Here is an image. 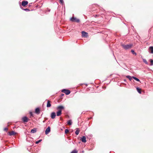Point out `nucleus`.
<instances>
[{
  "label": "nucleus",
  "instance_id": "obj_1",
  "mask_svg": "<svg viewBox=\"0 0 153 153\" xmlns=\"http://www.w3.org/2000/svg\"><path fill=\"white\" fill-rule=\"evenodd\" d=\"M121 45L124 49L125 50H127L130 49L131 48L132 46V44H130L129 45H126L124 44H122Z\"/></svg>",
  "mask_w": 153,
  "mask_h": 153
},
{
  "label": "nucleus",
  "instance_id": "obj_2",
  "mask_svg": "<svg viewBox=\"0 0 153 153\" xmlns=\"http://www.w3.org/2000/svg\"><path fill=\"white\" fill-rule=\"evenodd\" d=\"M70 20L73 22H76L77 23L80 22V20L79 19H77L74 17H72L70 19Z\"/></svg>",
  "mask_w": 153,
  "mask_h": 153
},
{
  "label": "nucleus",
  "instance_id": "obj_3",
  "mask_svg": "<svg viewBox=\"0 0 153 153\" xmlns=\"http://www.w3.org/2000/svg\"><path fill=\"white\" fill-rule=\"evenodd\" d=\"M62 92L65 93L66 95H67L71 93V91L69 90L66 89H63L62 91Z\"/></svg>",
  "mask_w": 153,
  "mask_h": 153
},
{
  "label": "nucleus",
  "instance_id": "obj_4",
  "mask_svg": "<svg viewBox=\"0 0 153 153\" xmlns=\"http://www.w3.org/2000/svg\"><path fill=\"white\" fill-rule=\"evenodd\" d=\"M64 108V107L62 105H59L57 107L56 109L58 111H61Z\"/></svg>",
  "mask_w": 153,
  "mask_h": 153
},
{
  "label": "nucleus",
  "instance_id": "obj_5",
  "mask_svg": "<svg viewBox=\"0 0 153 153\" xmlns=\"http://www.w3.org/2000/svg\"><path fill=\"white\" fill-rule=\"evenodd\" d=\"M22 120L25 123H27L28 121V119L27 117H24L22 118Z\"/></svg>",
  "mask_w": 153,
  "mask_h": 153
},
{
  "label": "nucleus",
  "instance_id": "obj_6",
  "mask_svg": "<svg viewBox=\"0 0 153 153\" xmlns=\"http://www.w3.org/2000/svg\"><path fill=\"white\" fill-rule=\"evenodd\" d=\"M51 131L50 127L49 126L46 129L45 131V134H48Z\"/></svg>",
  "mask_w": 153,
  "mask_h": 153
},
{
  "label": "nucleus",
  "instance_id": "obj_7",
  "mask_svg": "<svg viewBox=\"0 0 153 153\" xmlns=\"http://www.w3.org/2000/svg\"><path fill=\"white\" fill-rule=\"evenodd\" d=\"M56 114L55 112H52L51 114V117L52 119H54L55 118Z\"/></svg>",
  "mask_w": 153,
  "mask_h": 153
},
{
  "label": "nucleus",
  "instance_id": "obj_8",
  "mask_svg": "<svg viewBox=\"0 0 153 153\" xmlns=\"http://www.w3.org/2000/svg\"><path fill=\"white\" fill-rule=\"evenodd\" d=\"M149 51L150 53L153 54V46H150L149 48Z\"/></svg>",
  "mask_w": 153,
  "mask_h": 153
},
{
  "label": "nucleus",
  "instance_id": "obj_9",
  "mask_svg": "<svg viewBox=\"0 0 153 153\" xmlns=\"http://www.w3.org/2000/svg\"><path fill=\"white\" fill-rule=\"evenodd\" d=\"M28 4V2L27 1H23L22 2V4L23 6H25Z\"/></svg>",
  "mask_w": 153,
  "mask_h": 153
},
{
  "label": "nucleus",
  "instance_id": "obj_10",
  "mask_svg": "<svg viewBox=\"0 0 153 153\" xmlns=\"http://www.w3.org/2000/svg\"><path fill=\"white\" fill-rule=\"evenodd\" d=\"M82 36L83 37H86L88 36V33L84 31H82Z\"/></svg>",
  "mask_w": 153,
  "mask_h": 153
},
{
  "label": "nucleus",
  "instance_id": "obj_11",
  "mask_svg": "<svg viewBox=\"0 0 153 153\" xmlns=\"http://www.w3.org/2000/svg\"><path fill=\"white\" fill-rule=\"evenodd\" d=\"M81 140L83 143H85L86 142V137L85 136H83L81 139Z\"/></svg>",
  "mask_w": 153,
  "mask_h": 153
},
{
  "label": "nucleus",
  "instance_id": "obj_12",
  "mask_svg": "<svg viewBox=\"0 0 153 153\" xmlns=\"http://www.w3.org/2000/svg\"><path fill=\"white\" fill-rule=\"evenodd\" d=\"M35 113L37 114H39L40 113V109L39 108H36L35 109Z\"/></svg>",
  "mask_w": 153,
  "mask_h": 153
},
{
  "label": "nucleus",
  "instance_id": "obj_13",
  "mask_svg": "<svg viewBox=\"0 0 153 153\" xmlns=\"http://www.w3.org/2000/svg\"><path fill=\"white\" fill-rule=\"evenodd\" d=\"M62 114L61 111H58L56 112V115L57 116H59L61 115Z\"/></svg>",
  "mask_w": 153,
  "mask_h": 153
},
{
  "label": "nucleus",
  "instance_id": "obj_14",
  "mask_svg": "<svg viewBox=\"0 0 153 153\" xmlns=\"http://www.w3.org/2000/svg\"><path fill=\"white\" fill-rule=\"evenodd\" d=\"M51 106V105L50 103V101L49 100H48L47 101V107L48 108L50 107Z\"/></svg>",
  "mask_w": 153,
  "mask_h": 153
},
{
  "label": "nucleus",
  "instance_id": "obj_15",
  "mask_svg": "<svg viewBox=\"0 0 153 153\" xmlns=\"http://www.w3.org/2000/svg\"><path fill=\"white\" fill-rule=\"evenodd\" d=\"M36 128H34L33 129H32L31 131V133H34L36 132Z\"/></svg>",
  "mask_w": 153,
  "mask_h": 153
},
{
  "label": "nucleus",
  "instance_id": "obj_16",
  "mask_svg": "<svg viewBox=\"0 0 153 153\" xmlns=\"http://www.w3.org/2000/svg\"><path fill=\"white\" fill-rule=\"evenodd\" d=\"M79 132V128H76V130L75 131V133L76 135H78Z\"/></svg>",
  "mask_w": 153,
  "mask_h": 153
},
{
  "label": "nucleus",
  "instance_id": "obj_17",
  "mask_svg": "<svg viewBox=\"0 0 153 153\" xmlns=\"http://www.w3.org/2000/svg\"><path fill=\"white\" fill-rule=\"evenodd\" d=\"M16 134V133H15L14 131H13L9 132V134L10 135H15Z\"/></svg>",
  "mask_w": 153,
  "mask_h": 153
},
{
  "label": "nucleus",
  "instance_id": "obj_18",
  "mask_svg": "<svg viewBox=\"0 0 153 153\" xmlns=\"http://www.w3.org/2000/svg\"><path fill=\"white\" fill-rule=\"evenodd\" d=\"M126 77L127 78H128V79H129L130 80V81H131L132 79V78H132V77H131V76H126Z\"/></svg>",
  "mask_w": 153,
  "mask_h": 153
},
{
  "label": "nucleus",
  "instance_id": "obj_19",
  "mask_svg": "<svg viewBox=\"0 0 153 153\" xmlns=\"http://www.w3.org/2000/svg\"><path fill=\"white\" fill-rule=\"evenodd\" d=\"M136 89H137V91L139 93H140V94L141 93V89L140 88H139L138 87H137Z\"/></svg>",
  "mask_w": 153,
  "mask_h": 153
},
{
  "label": "nucleus",
  "instance_id": "obj_20",
  "mask_svg": "<svg viewBox=\"0 0 153 153\" xmlns=\"http://www.w3.org/2000/svg\"><path fill=\"white\" fill-rule=\"evenodd\" d=\"M143 61L146 64L148 65H149L148 62H147L146 60L145 59H143Z\"/></svg>",
  "mask_w": 153,
  "mask_h": 153
},
{
  "label": "nucleus",
  "instance_id": "obj_21",
  "mask_svg": "<svg viewBox=\"0 0 153 153\" xmlns=\"http://www.w3.org/2000/svg\"><path fill=\"white\" fill-rule=\"evenodd\" d=\"M67 123L69 125H71L72 124V122L71 120H69L67 122Z\"/></svg>",
  "mask_w": 153,
  "mask_h": 153
},
{
  "label": "nucleus",
  "instance_id": "obj_22",
  "mask_svg": "<svg viewBox=\"0 0 153 153\" xmlns=\"http://www.w3.org/2000/svg\"><path fill=\"white\" fill-rule=\"evenodd\" d=\"M132 78H133L136 81H138V82H140V80L137 78L135 77H134V76H132Z\"/></svg>",
  "mask_w": 153,
  "mask_h": 153
},
{
  "label": "nucleus",
  "instance_id": "obj_23",
  "mask_svg": "<svg viewBox=\"0 0 153 153\" xmlns=\"http://www.w3.org/2000/svg\"><path fill=\"white\" fill-rule=\"evenodd\" d=\"M149 61L150 62L151 64L150 65H153V60L152 59H150Z\"/></svg>",
  "mask_w": 153,
  "mask_h": 153
},
{
  "label": "nucleus",
  "instance_id": "obj_24",
  "mask_svg": "<svg viewBox=\"0 0 153 153\" xmlns=\"http://www.w3.org/2000/svg\"><path fill=\"white\" fill-rule=\"evenodd\" d=\"M22 7V9H23V10H24L26 11H29L30 10L28 8L24 9V8H23L22 7Z\"/></svg>",
  "mask_w": 153,
  "mask_h": 153
},
{
  "label": "nucleus",
  "instance_id": "obj_25",
  "mask_svg": "<svg viewBox=\"0 0 153 153\" xmlns=\"http://www.w3.org/2000/svg\"><path fill=\"white\" fill-rule=\"evenodd\" d=\"M77 152L76 150H74L72 151L71 153H77Z\"/></svg>",
  "mask_w": 153,
  "mask_h": 153
},
{
  "label": "nucleus",
  "instance_id": "obj_26",
  "mask_svg": "<svg viewBox=\"0 0 153 153\" xmlns=\"http://www.w3.org/2000/svg\"><path fill=\"white\" fill-rule=\"evenodd\" d=\"M131 52L132 53V54H135V55H136V53L133 50H131Z\"/></svg>",
  "mask_w": 153,
  "mask_h": 153
},
{
  "label": "nucleus",
  "instance_id": "obj_27",
  "mask_svg": "<svg viewBox=\"0 0 153 153\" xmlns=\"http://www.w3.org/2000/svg\"><path fill=\"white\" fill-rule=\"evenodd\" d=\"M42 141V139H40V140H39L38 141H36V144H38L41 141Z\"/></svg>",
  "mask_w": 153,
  "mask_h": 153
},
{
  "label": "nucleus",
  "instance_id": "obj_28",
  "mask_svg": "<svg viewBox=\"0 0 153 153\" xmlns=\"http://www.w3.org/2000/svg\"><path fill=\"white\" fill-rule=\"evenodd\" d=\"M69 131L68 129H66L65 130V134L67 133L68 132H69Z\"/></svg>",
  "mask_w": 153,
  "mask_h": 153
},
{
  "label": "nucleus",
  "instance_id": "obj_29",
  "mask_svg": "<svg viewBox=\"0 0 153 153\" xmlns=\"http://www.w3.org/2000/svg\"><path fill=\"white\" fill-rule=\"evenodd\" d=\"M4 131H7L8 130V128L7 127L5 128H4Z\"/></svg>",
  "mask_w": 153,
  "mask_h": 153
},
{
  "label": "nucleus",
  "instance_id": "obj_30",
  "mask_svg": "<svg viewBox=\"0 0 153 153\" xmlns=\"http://www.w3.org/2000/svg\"><path fill=\"white\" fill-rule=\"evenodd\" d=\"M59 2L62 4L64 2L63 0H59Z\"/></svg>",
  "mask_w": 153,
  "mask_h": 153
},
{
  "label": "nucleus",
  "instance_id": "obj_31",
  "mask_svg": "<svg viewBox=\"0 0 153 153\" xmlns=\"http://www.w3.org/2000/svg\"><path fill=\"white\" fill-rule=\"evenodd\" d=\"M64 95V94H61V97H62Z\"/></svg>",
  "mask_w": 153,
  "mask_h": 153
},
{
  "label": "nucleus",
  "instance_id": "obj_32",
  "mask_svg": "<svg viewBox=\"0 0 153 153\" xmlns=\"http://www.w3.org/2000/svg\"><path fill=\"white\" fill-rule=\"evenodd\" d=\"M30 115L32 116V113L31 112H30Z\"/></svg>",
  "mask_w": 153,
  "mask_h": 153
}]
</instances>
